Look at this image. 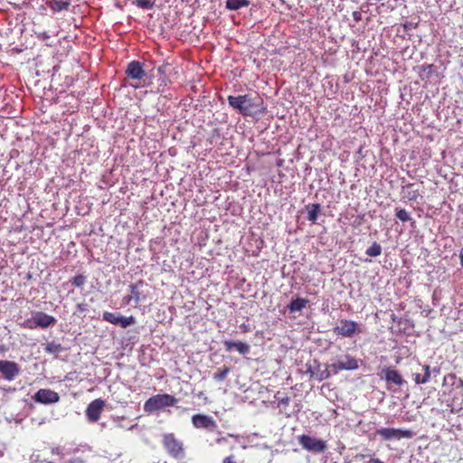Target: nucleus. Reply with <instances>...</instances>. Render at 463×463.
<instances>
[{
	"mask_svg": "<svg viewBox=\"0 0 463 463\" xmlns=\"http://www.w3.org/2000/svg\"><path fill=\"white\" fill-rule=\"evenodd\" d=\"M339 365H340V361H338L337 363H335V364H332L328 366V368L334 373H337L338 372L340 371H344L343 369L339 368Z\"/></svg>",
	"mask_w": 463,
	"mask_h": 463,
	"instance_id": "473e14b6",
	"label": "nucleus"
},
{
	"mask_svg": "<svg viewBox=\"0 0 463 463\" xmlns=\"http://www.w3.org/2000/svg\"><path fill=\"white\" fill-rule=\"evenodd\" d=\"M173 71L174 68L170 63H164L157 68L158 80L161 82V84L166 86L167 84L171 83L170 75Z\"/></svg>",
	"mask_w": 463,
	"mask_h": 463,
	"instance_id": "dca6fc26",
	"label": "nucleus"
},
{
	"mask_svg": "<svg viewBox=\"0 0 463 463\" xmlns=\"http://www.w3.org/2000/svg\"><path fill=\"white\" fill-rule=\"evenodd\" d=\"M329 376V372L326 373V374L323 378H327Z\"/></svg>",
	"mask_w": 463,
	"mask_h": 463,
	"instance_id": "a19ab883",
	"label": "nucleus"
},
{
	"mask_svg": "<svg viewBox=\"0 0 463 463\" xmlns=\"http://www.w3.org/2000/svg\"><path fill=\"white\" fill-rule=\"evenodd\" d=\"M225 439L223 437H221V438H218L216 439V443H221L222 441H223Z\"/></svg>",
	"mask_w": 463,
	"mask_h": 463,
	"instance_id": "ea45409f",
	"label": "nucleus"
},
{
	"mask_svg": "<svg viewBox=\"0 0 463 463\" xmlns=\"http://www.w3.org/2000/svg\"><path fill=\"white\" fill-rule=\"evenodd\" d=\"M279 394V392H278L276 395H275V398L279 399V406L280 405H284V406H288L289 404V402H290V399L288 396H285V397H282V398H279L278 395Z\"/></svg>",
	"mask_w": 463,
	"mask_h": 463,
	"instance_id": "2f4dec72",
	"label": "nucleus"
},
{
	"mask_svg": "<svg viewBox=\"0 0 463 463\" xmlns=\"http://www.w3.org/2000/svg\"><path fill=\"white\" fill-rule=\"evenodd\" d=\"M125 73L128 79L136 81L130 84L132 87L137 89L147 85L146 82V74L142 62L138 61H130L127 66Z\"/></svg>",
	"mask_w": 463,
	"mask_h": 463,
	"instance_id": "20e7f679",
	"label": "nucleus"
},
{
	"mask_svg": "<svg viewBox=\"0 0 463 463\" xmlns=\"http://www.w3.org/2000/svg\"><path fill=\"white\" fill-rule=\"evenodd\" d=\"M230 372V368L228 366H223L222 368H219L216 373L213 374V379L217 382L223 381Z\"/></svg>",
	"mask_w": 463,
	"mask_h": 463,
	"instance_id": "bb28decb",
	"label": "nucleus"
},
{
	"mask_svg": "<svg viewBox=\"0 0 463 463\" xmlns=\"http://www.w3.org/2000/svg\"><path fill=\"white\" fill-rule=\"evenodd\" d=\"M402 196L408 201H416L420 196V191L415 184H407L402 187Z\"/></svg>",
	"mask_w": 463,
	"mask_h": 463,
	"instance_id": "f3484780",
	"label": "nucleus"
},
{
	"mask_svg": "<svg viewBox=\"0 0 463 463\" xmlns=\"http://www.w3.org/2000/svg\"><path fill=\"white\" fill-rule=\"evenodd\" d=\"M370 257H378L382 254V246L374 241L365 251Z\"/></svg>",
	"mask_w": 463,
	"mask_h": 463,
	"instance_id": "393cba45",
	"label": "nucleus"
},
{
	"mask_svg": "<svg viewBox=\"0 0 463 463\" xmlns=\"http://www.w3.org/2000/svg\"><path fill=\"white\" fill-rule=\"evenodd\" d=\"M359 367L358 360L349 354L345 356V361H340L339 368L343 370H355Z\"/></svg>",
	"mask_w": 463,
	"mask_h": 463,
	"instance_id": "aec40b11",
	"label": "nucleus"
},
{
	"mask_svg": "<svg viewBox=\"0 0 463 463\" xmlns=\"http://www.w3.org/2000/svg\"><path fill=\"white\" fill-rule=\"evenodd\" d=\"M147 284L145 280L139 279L128 286L130 295L125 296L122 299L124 305H129L134 302L136 305L146 301L147 298V291L146 290Z\"/></svg>",
	"mask_w": 463,
	"mask_h": 463,
	"instance_id": "39448f33",
	"label": "nucleus"
},
{
	"mask_svg": "<svg viewBox=\"0 0 463 463\" xmlns=\"http://www.w3.org/2000/svg\"><path fill=\"white\" fill-rule=\"evenodd\" d=\"M102 318L103 320L109 323L120 326L123 328H127L128 326L135 324L136 322L135 317L133 316L123 317L109 311H105L103 313Z\"/></svg>",
	"mask_w": 463,
	"mask_h": 463,
	"instance_id": "9d476101",
	"label": "nucleus"
},
{
	"mask_svg": "<svg viewBox=\"0 0 463 463\" xmlns=\"http://www.w3.org/2000/svg\"><path fill=\"white\" fill-rule=\"evenodd\" d=\"M424 373L421 375L420 373H413V379L415 383L423 384L430 381V367L429 364H424L422 366Z\"/></svg>",
	"mask_w": 463,
	"mask_h": 463,
	"instance_id": "412c9836",
	"label": "nucleus"
},
{
	"mask_svg": "<svg viewBox=\"0 0 463 463\" xmlns=\"http://www.w3.org/2000/svg\"><path fill=\"white\" fill-rule=\"evenodd\" d=\"M395 215L402 222H408L411 219L410 213L405 209H396Z\"/></svg>",
	"mask_w": 463,
	"mask_h": 463,
	"instance_id": "cd10ccee",
	"label": "nucleus"
},
{
	"mask_svg": "<svg viewBox=\"0 0 463 463\" xmlns=\"http://www.w3.org/2000/svg\"><path fill=\"white\" fill-rule=\"evenodd\" d=\"M368 463H383L382 462L380 459L378 458H373V459H371Z\"/></svg>",
	"mask_w": 463,
	"mask_h": 463,
	"instance_id": "58836bf2",
	"label": "nucleus"
},
{
	"mask_svg": "<svg viewBox=\"0 0 463 463\" xmlns=\"http://www.w3.org/2000/svg\"><path fill=\"white\" fill-rule=\"evenodd\" d=\"M105 402L101 399L92 401L86 409V416L91 422H96L99 420Z\"/></svg>",
	"mask_w": 463,
	"mask_h": 463,
	"instance_id": "ddd939ff",
	"label": "nucleus"
},
{
	"mask_svg": "<svg viewBox=\"0 0 463 463\" xmlns=\"http://www.w3.org/2000/svg\"><path fill=\"white\" fill-rule=\"evenodd\" d=\"M459 258H460V264L463 267V249L460 250Z\"/></svg>",
	"mask_w": 463,
	"mask_h": 463,
	"instance_id": "4c0bfd02",
	"label": "nucleus"
},
{
	"mask_svg": "<svg viewBox=\"0 0 463 463\" xmlns=\"http://www.w3.org/2000/svg\"><path fill=\"white\" fill-rule=\"evenodd\" d=\"M376 433L380 435L383 439H411L414 437L415 432L411 430L393 429V428H383L377 430Z\"/></svg>",
	"mask_w": 463,
	"mask_h": 463,
	"instance_id": "6e6552de",
	"label": "nucleus"
},
{
	"mask_svg": "<svg viewBox=\"0 0 463 463\" xmlns=\"http://www.w3.org/2000/svg\"><path fill=\"white\" fill-rule=\"evenodd\" d=\"M70 5L69 0H53L50 4V7L54 11L66 10Z\"/></svg>",
	"mask_w": 463,
	"mask_h": 463,
	"instance_id": "b1692460",
	"label": "nucleus"
},
{
	"mask_svg": "<svg viewBox=\"0 0 463 463\" xmlns=\"http://www.w3.org/2000/svg\"><path fill=\"white\" fill-rule=\"evenodd\" d=\"M307 220L315 222L317 220L318 213L320 212V204L312 203L307 206Z\"/></svg>",
	"mask_w": 463,
	"mask_h": 463,
	"instance_id": "5701e85b",
	"label": "nucleus"
},
{
	"mask_svg": "<svg viewBox=\"0 0 463 463\" xmlns=\"http://www.w3.org/2000/svg\"><path fill=\"white\" fill-rule=\"evenodd\" d=\"M223 345L225 346L226 351L228 352H231L233 348L236 349L241 354H245L250 352V345L241 341L232 342L230 340H226L223 342Z\"/></svg>",
	"mask_w": 463,
	"mask_h": 463,
	"instance_id": "a211bd4d",
	"label": "nucleus"
},
{
	"mask_svg": "<svg viewBox=\"0 0 463 463\" xmlns=\"http://www.w3.org/2000/svg\"><path fill=\"white\" fill-rule=\"evenodd\" d=\"M20 372L21 369L17 363L7 360H0V373L5 380H14Z\"/></svg>",
	"mask_w": 463,
	"mask_h": 463,
	"instance_id": "9b49d317",
	"label": "nucleus"
},
{
	"mask_svg": "<svg viewBox=\"0 0 463 463\" xmlns=\"http://www.w3.org/2000/svg\"><path fill=\"white\" fill-rule=\"evenodd\" d=\"M222 463H237V461L234 455H230L223 458Z\"/></svg>",
	"mask_w": 463,
	"mask_h": 463,
	"instance_id": "f704fd0d",
	"label": "nucleus"
},
{
	"mask_svg": "<svg viewBox=\"0 0 463 463\" xmlns=\"http://www.w3.org/2000/svg\"><path fill=\"white\" fill-rule=\"evenodd\" d=\"M301 447L313 453H322L327 449L326 441L303 434L298 437Z\"/></svg>",
	"mask_w": 463,
	"mask_h": 463,
	"instance_id": "423d86ee",
	"label": "nucleus"
},
{
	"mask_svg": "<svg viewBox=\"0 0 463 463\" xmlns=\"http://www.w3.org/2000/svg\"><path fill=\"white\" fill-rule=\"evenodd\" d=\"M38 37L42 40H46L49 38V35L46 32H43L42 33H39Z\"/></svg>",
	"mask_w": 463,
	"mask_h": 463,
	"instance_id": "e433bc0d",
	"label": "nucleus"
},
{
	"mask_svg": "<svg viewBox=\"0 0 463 463\" xmlns=\"http://www.w3.org/2000/svg\"><path fill=\"white\" fill-rule=\"evenodd\" d=\"M88 305L85 303H79L76 305V308L80 312H85L87 310Z\"/></svg>",
	"mask_w": 463,
	"mask_h": 463,
	"instance_id": "c9c22d12",
	"label": "nucleus"
},
{
	"mask_svg": "<svg viewBox=\"0 0 463 463\" xmlns=\"http://www.w3.org/2000/svg\"><path fill=\"white\" fill-rule=\"evenodd\" d=\"M177 402L175 396L168 393L153 395L145 402L144 411L152 413L165 407L175 406Z\"/></svg>",
	"mask_w": 463,
	"mask_h": 463,
	"instance_id": "7ed1b4c3",
	"label": "nucleus"
},
{
	"mask_svg": "<svg viewBox=\"0 0 463 463\" xmlns=\"http://www.w3.org/2000/svg\"><path fill=\"white\" fill-rule=\"evenodd\" d=\"M86 282L87 277L83 274H78L70 280V283L76 288H82Z\"/></svg>",
	"mask_w": 463,
	"mask_h": 463,
	"instance_id": "a878e982",
	"label": "nucleus"
},
{
	"mask_svg": "<svg viewBox=\"0 0 463 463\" xmlns=\"http://www.w3.org/2000/svg\"><path fill=\"white\" fill-rule=\"evenodd\" d=\"M46 352L48 353H56L61 350V345L50 343L45 347Z\"/></svg>",
	"mask_w": 463,
	"mask_h": 463,
	"instance_id": "c756f323",
	"label": "nucleus"
},
{
	"mask_svg": "<svg viewBox=\"0 0 463 463\" xmlns=\"http://www.w3.org/2000/svg\"><path fill=\"white\" fill-rule=\"evenodd\" d=\"M33 399L42 404H52L60 401V395L50 389H40L35 392Z\"/></svg>",
	"mask_w": 463,
	"mask_h": 463,
	"instance_id": "f8f14e48",
	"label": "nucleus"
},
{
	"mask_svg": "<svg viewBox=\"0 0 463 463\" xmlns=\"http://www.w3.org/2000/svg\"><path fill=\"white\" fill-rule=\"evenodd\" d=\"M21 326L24 328H28V329H34L37 327V326H35V324L33 323V317L32 319H28V320L24 321L23 324H21Z\"/></svg>",
	"mask_w": 463,
	"mask_h": 463,
	"instance_id": "7c9ffc66",
	"label": "nucleus"
},
{
	"mask_svg": "<svg viewBox=\"0 0 463 463\" xmlns=\"http://www.w3.org/2000/svg\"><path fill=\"white\" fill-rule=\"evenodd\" d=\"M360 332L357 323L348 319L340 320L338 325L334 327V333L342 337H352Z\"/></svg>",
	"mask_w": 463,
	"mask_h": 463,
	"instance_id": "1a4fd4ad",
	"label": "nucleus"
},
{
	"mask_svg": "<svg viewBox=\"0 0 463 463\" xmlns=\"http://www.w3.org/2000/svg\"><path fill=\"white\" fill-rule=\"evenodd\" d=\"M228 102L232 109L245 117L263 114L266 110L263 106V99L258 95L254 97L247 94L239 96L231 95L228 97Z\"/></svg>",
	"mask_w": 463,
	"mask_h": 463,
	"instance_id": "f257e3e1",
	"label": "nucleus"
},
{
	"mask_svg": "<svg viewBox=\"0 0 463 463\" xmlns=\"http://www.w3.org/2000/svg\"><path fill=\"white\" fill-rule=\"evenodd\" d=\"M250 1L249 0H227L226 1V7L229 10H239L241 7L249 6Z\"/></svg>",
	"mask_w": 463,
	"mask_h": 463,
	"instance_id": "4be33fe9",
	"label": "nucleus"
},
{
	"mask_svg": "<svg viewBox=\"0 0 463 463\" xmlns=\"http://www.w3.org/2000/svg\"><path fill=\"white\" fill-rule=\"evenodd\" d=\"M380 376L388 383H393L396 386H402L406 383L401 373L391 366L383 368Z\"/></svg>",
	"mask_w": 463,
	"mask_h": 463,
	"instance_id": "4468645a",
	"label": "nucleus"
},
{
	"mask_svg": "<svg viewBox=\"0 0 463 463\" xmlns=\"http://www.w3.org/2000/svg\"><path fill=\"white\" fill-rule=\"evenodd\" d=\"M352 16H353V19L356 22V23H359L362 21V13L359 12V11H354L352 13Z\"/></svg>",
	"mask_w": 463,
	"mask_h": 463,
	"instance_id": "72a5a7b5",
	"label": "nucleus"
},
{
	"mask_svg": "<svg viewBox=\"0 0 463 463\" xmlns=\"http://www.w3.org/2000/svg\"><path fill=\"white\" fill-rule=\"evenodd\" d=\"M191 420L193 426L196 429H204L210 432L221 434L218 430V424L212 416L198 413L193 415Z\"/></svg>",
	"mask_w": 463,
	"mask_h": 463,
	"instance_id": "0eeeda50",
	"label": "nucleus"
},
{
	"mask_svg": "<svg viewBox=\"0 0 463 463\" xmlns=\"http://www.w3.org/2000/svg\"><path fill=\"white\" fill-rule=\"evenodd\" d=\"M136 5L142 9H152L154 4L150 0H136Z\"/></svg>",
	"mask_w": 463,
	"mask_h": 463,
	"instance_id": "c85d7f7f",
	"label": "nucleus"
},
{
	"mask_svg": "<svg viewBox=\"0 0 463 463\" xmlns=\"http://www.w3.org/2000/svg\"><path fill=\"white\" fill-rule=\"evenodd\" d=\"M308 299L298 297L290 301V303L288 306V308L291 313L301 311L303 308L306 307Z\"/></svg>",
	"mask_w": 463,
	"mask_h": 463,
	"instance_id": "6ab92c4d",
	"label": "nucleus"
},
{
	"mask_svg": "<svg viewBox=\"0 0 463 463\" xmlns=\"http://www.w3.org/2000/svg\"><path fill=\"white\" fill-rule=\"evenodd\" d=\"M57 320L53 316L42 311H38L33 315V323L37 327L46 328L51 326H54Z\"/></svg>",
	"mask_w": 463,
	"mask_h": 463,
	"instance_id": "2eb2a0df",
	"label": "nucleus"
},
{
	"mask_svg": "<svg viewBox=\"0 0 463 463\" xmlns=\"http://www.w3.org/2000/svg\"><path fill=\"white\" fill-rule=\"evenodd\" d=\"M162 446L165 452L175 459H182L185 457V447L175 433H165L162 436Z\"/></svg>",
	"mask_w": 463,
	"mask_h": 463,
	"instance_id": "f03ea898",
	"label": "nucleus"
}]
</instances>
